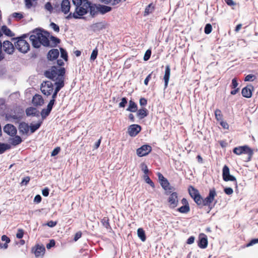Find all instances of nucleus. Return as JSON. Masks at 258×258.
<instances>
[{
	"label": "nucleus",
	"instance_id": "nucleus-41",
	"mask_svg": "<svg viewBox=\"0 0 258 258\" xmlns=\"http://www.w3.org/2000/svg\"><path fill=\"white\" fill-rule=\"evenodd\" d=\"M51 111V110L49 109L48 110L47 108L46 109H43L40 112L42 120L44 119L47 116H48L50 113Z\"/></svg>",
	"mask_w": 258,
	"mask_h": 258
},
{
	"label": "nucleus",
	"instance_id": "nucleus-27",
	"mask_svg": "<svg viewBox=\"0 0 258 258\" xmlns=\"http://www.w3.org/2000/svg\"><path fill=\"white\" fill-rule=\"evenodd\" d=\"M126 110L131 112H135L138 110V106L137 104L131 100L129 101V105L126 109Z\"/></svg>",
	"mask_w": 258,
	"mask_h": 258
},
{
	"label": "nucleus",
	"instance_id": "nucleus-36",
	"mask_svg": "<svg viewBox=\"0 0 258 258\" xmlns=\"http://www.w3.org/2000/svg\"><path fill=\"white\" fill-rule=\"evenodd\" d=\"M177 211L180 213L187 214L190 211L189 206H182L177 209Z\"/></svg>",
	"mask_w": 258,
	"mask_h": 258
},
{
	"label": "nucleus",
	"instance_id": "nucleus-20",
	"mask_svg": "<svg viewBox=\"0 0 258 258\" xmlns=\"http://www.w3.org/2000/svg\"><path fill=\"white\" fill-rule=\"evenodd\" d=\"M26 114L27 116H32L37 117H39V111L36 108L33 107H30L26 109Z\"/></svg>",
	"mask_w": 258,
	"mask_h": 258
},
{
	"label": "nucleus",
	"instance_id": "nucleus-1",
	"mask_svg": "<svg viewBox=\"0 0 258 258\" xmlns=\"http://www.w3.org/2000/svg\"><path fill=\"white\" fill-rule=\"evenodd\" d=\"M50 33L41 28H36L32 31V34L30 36V40L32 46L36 48H39L41 45L45 47H55L60 42V40L51 35Z\"/></svg>",
	"mask_w": 258,
	"mask_h": 258
},
{
	"label": "nucleus",
	"instance_id": "nucleus-57",
	"mask_svg": "<svg viewBox=\"0 0 258 258\" xmlns=\"http://www.w3.org/2000/svg\"><path fill=\"white\" fill-rule=\"evenodd\" d=\"M151 55V50L150 49H148L146 52H145V54L144 56V60L145 61L148 60Z\"/></svg>",
	"mask_w": 258,
	"mask_h": 258
},
{
	"label": "nucleus",
	"instance_id": "nucleus-37",
	"mask_svg": "<svg viewBox=\"0 0 258 258\" xmlns=\"http://www.w3.org/2000/svg\"><path fill=\"white\" fill-rule=\"evenodd\" d=\"M25 7L26 9H30L32 7L35 8L37 5V2L33 3V0H24Z\"/></svg>",
	"mask_w": 258,
	"mask_h": 258
},
{
	"label": "nucleus",
	"instance_id": "nucleus-14",
	"mask_svg": "<svg viewBox=\"0 0 258 258\" xmlns=\"http://www.w3.org/2000/svg\"><path fill=\"white\" fill-rule=\"evenodd\" d=\"M57 74V67L55 66L52 67L50 70H47L44 72L45 76L53 81L55 80L54 78Z\"/></svg>",
	"mask_w": 258,
	"mask_h": 258
},
{
	"label": "nucleus",
	"instance_id": "nucleus-32",
	"mask_svg": "<svg viewBox=\"0 0 258 258\" xmlns=\"http://www.w3.org/2000/svg\"><path fill=\"white\" fill-rule=\"evenodd\" d=\"M2 31L6 35L8 36L12 37L15 35L11 30L6 25H4L2 27Z\"/></svg>",
	"mask_w": 258,
	"mask_h": 258
},
{
	"label": "nucleus",
	"instance_id": "nucleus-42",
	"mask_svg": "<svg viewBox=\"0 0 258 258\" xmlns=\"http://www.w3.org/2000/svg\"><path fill=\"white\" fill-rule=\"evenodd\" d=\"M101 223L104 227H105L107 229L110 228V226L109 224V220L108 217H104L102 220Z\"/></svg>",
	"mask_w": 258,
	"mask_h": 258
},
{
	"label": "nucleus",
	"instance_id": "nucleus-18",
	"mask_svg": "<svg viewBox=\"0 0 258 258\" xmlns=\"http://www.w3.org/2000/svg\"><path fill=\"white\" fill-rule=\"evenodd\" d=\"M61 12L67 14L70 10L71 4L69 0H62L61 4Z\"/></svg>",
	"mask_w": 258,
	"mask_h": 258
},
{
	"label": "nucleus",
	"instance_id": "nucleus-7",
	"mask_svg": "<svg viewBox=\"0 0 258 258\" xmlns=\"http://www.w3.org/2000/svg\"><path fill=\"white\" fill-rule=\"evenodd\" d=\"M40 89L44 95L48 96L52 93L53 85L50 81H44L41 83Z\"/></svg>",
	"mask_w": 258,
	"mask_h": 258
},
{
	"label": "nucleus",
	"instance_id": "nucleus-12",
	"mask_svg": "<svg viewBox=\"0 0 258 258\" xmlns=\"http://www.w3.org/2000/svg\"><path fill=\"white\" fill-rule=\"evenodd\" d=\"M4 132L11 137H14L17 134L16 127L12 124H7L3 128Z\"/></svg>",
	"mask_w": 258,
	"mask_h": 258
},
{
	"label": "nucleus",
	"instance_id": "nucleus-45",
	"mask_svg": "<svg viewBox=\"0 0 258 258\" xmlns=\"http://www.w3.org/2000/svg\"><path fill=\"white\" fill-rule=\"evenodd\" d=\"M144 179L145 182L149 184L152 188H155V184L148 175H144Z\"/></svg>",
	"mask_w": 258,
	"mask_h": 258
},
{
	"label": "nucleus",
	"instance_id": "nucleus-31",
	"mask_svg": "<svg viewBox=\"0 0 258 258\" xmlns=\"http://www.w3.org/2000/svg\"><path fill=\"white\" fill-rule=\"evenodd\" d=\"M13 138L11 139V144L13 146H16L20 144L22 142V138L20 136L16 135Z\"/></svg>",
	"mask_w": 258,
	"mask_h": 258
},
{
	"label": "nucleus",
	"instance_id": "nucleus-34",
	"mask_svg": "<svg viewBox=\"0 0 258 258\" xmlns=\"http://www.w3.org/2000/svg\"><path fill=\"white\" fill-rule=\"evenodd\" d=\"M138 237L142 241H145L146 239V236L144 230L142 228H139L137 230Z\"/></svg>",
	"mask_w": 258,
	"mask_h": 258
},
{
	"label": "nucleus",
	"instance_id": "nucleus-5",
	"mask_svg": "<svg viewBox=\"0 0 258 258\" xmlns=\"http://www.w3.org/2000/svg\"><path fill=\"white\" fill-rule=\"evenodd\" d=\"M87 14V11L83 8L81 6L76 7L75 12L74 13H70L67 17L66 19L70 20L72 18L76 19L82 18L85 14Z\"/></svg>",
	"mask_w": 258,
	"mask_h": 258
},
{
	"label": "nucleus",
	"instance_id": "nucleus-61",
	"mask_svg": "<svg viewBox=\"0 0 258 258\" xmlns=\"http://www.w3.org/2000/svg\"><path fill=\"white\" fill-rule=\"evenodd\" d=\"M24 235V231L23 229H19L18 230V232L16 234L17 238L19 239H21Z\"/></svg>",
	"mask_w": 258,
	"mask_h": 258
},
{
	"label": "nucleus",
	"instance_id": "nucleus-19",
	"mask_svg": "<svg viewBox=\"0 0 258 258\" xmlns=\"http://www.w3.org/2000/svg\"><path fill=\"white\" fill-rule=\"evenodd\" d=\"M170 76V67L169 65H166L165 66V74L163 77V80L164 81V89H166L168 86Z\"/></svg>",
	"mask_w": 258,
	"mask_h": 258
},
{
	"label": "nucleus",
	"instance_id": "nucleus-49",
	"mask_svg": "<svg viewBox=\"0 0 258 258\" xmlns=\"http://www.w3.org/2000/svg\"><path fill=\"white\" fill-rule=\"evenodd\" d=\"M212 26L210 24H207L204 28V32L206 34H209L212 32Z\"/></svg>",
	"mask_w": 258,
	"mask_h": 258
},
{
	"label": "nucleus",
	"instance_id": "nucleus-53",
	"mask_svg": "<svg viewBox=\"0 0 258 258\" xmlns=\"http://www.w3.org/2000/svg\"><path fill=\"white\" fill-rule=\"evenodd\" d=\"M162 187L164 189L166 190V187L169 185V182L168 180L166 178L164 180L161 181L159 182Z\"/></svg>",
	"mask_w": 258,
	"mask_h": 258
},
{
	"label": "nucleus",
	"instance_id": "nucleus-60",
	"mask_svg": "<svg viewBox=\"0 0 258 258\" xmlns=\"http://www.w3.org/2000/svg\"><path fill=\"white\" fill-rule=\"evenodd\" d=\"M60 151V148L59 147H56L53 149L51 153V156H55L57 155Z\"/></svg>",
	"mask_w": 258,
	"mask_h": 258
},
{
	"label": "nucleus",
	"instance_id": "nucleus-58",
	"mask_svg": "<svg viewBox=\"0 0 258 258\" xmlns=\"http://www.w3.org/2000/svg\"><path fill=\"white\" fill-rule=\"evenodd\" d=\"M55 244V241L54 239H51L49 241V242L46 244V248L47 249H50L51 248L54 247Z\"/></svg>",
	"mask_w": 258,
	"mask_h": 258
},
{
	"label": "nucleus",
	"instance_id": "nucleus-15",
	"mask_svg": "<svg viewBox=\"0 0 258 258\" xmlns=\"http://www.w3.org/2000/svg\"><path fill=\"white\" fill-rule=\"evenodd\" d=\"M253 90V86L252 85H248L242 89L241 94L243 97L249 98L252 96V92Z\"/></svg>",
	"mask_w": 258,
	"mask_h": 258
},
{
	"label": "nucleus",
	"instance_id": "nucleus-22",
	"mask_svg": "<svg viewBox=\"0 0 258 258\" xmlns=\"http://www.w3.org/2000/svg\"><path fill=\"white\" fill-rule=\"evenodd\" d=\"M32 103L35 106H41L44 103V100L40 95H35L32 100Z\"/></svg>",
	"mask_w": 258,
	"mask_h": 258
},
{
	"label": "nucleus",
	"instance_id": "nucleus-59",
	"mask_svg": "<svg viewBox=\"0 0 258 258\" xmlns=\"http://www.w3.org/2000/svg\"><path fill=\"white\" fill-rule=\"evenodd\" d=\"M224 191L227 195H231L233 192V189L229 187L224 188Z\"/></svg>",
	"mask_w": 258,
	"mask_h": 258
},
{
	"label": "nucleus",
	"instance_id": "nucleus-13",
	"mask_svg": "<svg viewBox=\"0 0 258 258\" xmlns=\"http://www.w3.org/2000/svg\"><path fill=\"white\" fill-rule=\"evenodd\" d=\"M18 130L21 135H29V125L28 123L24 121L21 122L18 126Z\"/></svg>",
	"mask_w": 258,
	"mask_h": 258
},
{
	"label": "nucleus",
	"instance_id": "nucleus-26",
	"mask_svg": "<svg viewBox=\"0 0 258 258\" xmlns=\"http://www.w3.org/2000/svg\"><path fill=\"white\" fill-rule=\"evenodd\" d=\"M45 251V248L43 246L37 245L34 251L35 255L36 257L42 255Z\"/></svg>",
	"mask_w": 258,
	"mask_h": 258
},
{
	"label": "nucleus",
	"instance_id": "nucleus-30",
	"mask_svg": "<svg viewBox=\"0 0 258 258\" xmlns=\"http://www.w3.org/2000/svg\"><path fill=\"white\" fill-rule=\"evenodd\" d=\"M188 192L192 199L200 195L199 190L192 186H190L188 188Z\"/></svg>",
	"mask_w": 258,
	"mask_h": 258
},
{
	"label": "nucleus",
	"instance_id": "nucleus-25",
	"mask_svg": "<svg viewBox=\"0 0 258 258\" xmlns=\"http://www.w3.org/2000/svg\"><path fill=\"white\" fill-rule=\"evenodd\" d=\"M137 111V115L140 119L144 118L148 115V110L145 108H143Z\"/></svg>",
	"mask_w": 258,
	"mask_h": 258
},
{
	"label": "nucleus",
	"instance_id": "nucleus-33",
	"mask_svg": "<svg viewBox=\"0 0 258 258\" xmlns=\"http://www.w3.org/2000/svg\"><path fill=\"white\" fill-rule=\"evenodd\" d=\"M154 6L153 4H150L148 6L146 7L145 10L144 16H146L152 13L154 10Z\"/></svg>",
	"mask_w": 258,
	"mask_h": 258
},
{
	"label": "nucleus",
	"instance_id": "nucleus-50",
	"mask_svg": "<svg viewBox=\"0 0 258 258\" xmlns=\"http://www.w3.org/2000/svg\"><path fill=\"white\" fill-rule=\"evenodd\" d=\"M255 79H256V76L252 74H249L247 75L244 79V81L248 82V81H253Z\"/></svg>",
	"mask_w": 258,
	"mask_h": 258
},
{
	"label": "nucleus",
	"instance_id": "nucleus-51",
	"mask_svg": "<svg viewBox=\"0 0 258 258\" xmlns=\"http://www.w3.org/2000/svg\"><path fill=\"white\" fill-rule=\"evenodd\" d=\"M53 13L59 14L61 12V6L60 7L59 4H55L54 5L53 7Z\"/></svg>",
	"mask_w": 258,
	"mask_h": 258
},
{
	"label": "nucleus",
	"instance_id": "nucleus-56",
	"mask_svg": "<svg viewBox=\"0 0 258 258\" xmlns=\"http://www.w3.org/2000/svg\"><path fill=\"white\" fill-rule=\"evenodd\" d=\"M166 190H165V194L166 195H170L172 193V191L175 189L173 186H170V184L167 186V187L166 188Z\"/></svg>",
	"mask_w": 258,
	"mask_h": 258
},
{
	"label": "nucleus",
	"instance_id": "nucleus-44",
	"mask_svg": "<svg viewBox=\"0 0 258 258\" xmlns=\"http://www.w3.org/2000/svg\"><path fill=\"white\" fill-rule=\"evenodd\" d=\"M91 5V3L88 0H83L82 4L81 6L87 11V13L89 12V9Z\"/></svg>",
	"mask_w": 258,
	"mask_h": 258
},
{
	"label": "nucleus",
	"instance_id": "nucleus-52",
	"mask_svg": "<svg viewBox=\"0 0 258 258\" xmlns=\"http://www.w3.org/2000/svg\"><path fill=\"white\" fill-rule=\"evenodd\" d=\"M141 168L145 175H147L149 172L147 165L144 163L141 164Z\"/></svg>",
	"mask_w": 258,
	"mask_h": 258
},
{
	"label": "nucleus",
	"instance_id": "nucleus-3",
	"mask_svg": "<svg viewBox=\"0 0 258 258\" xmlns=\"http://www.w3.org/2000/svg\"><path fill=\"white\" fill-rule=\"evenodd\" d=\"M25 34L20 37H14L12 38V40L14 41L17 40L16 42H15V46L17 49L20 52L23 53H27L30 49L29 44L24 39V38L26 37Z\"/></svg>",
	"mask_w": 258,
	"mask_h": 258
},
{
	"label": "nucleus",
	"instance_id": "nucleus-63",
	"mask_svg": "<svg viewBox=\"0 0 258 258\" xmlns=\"http://www.w3.org/2000/svg\"><path fill=\"white\" fill-rule=\"evenodd\" d=\"M153 75V72H152L151 73H150V74H149L147 77L146 78V79H145L144 80V84L145 85H148V83H149V81L151 80V78H152V76Z\"/></svg>",
	"mask_w": 258,
	"mask_h": 258
},
{
	"label": "nucleus",
	"instance_id": "nucleus-64",
	"mask_svg": "<svg viewBox=\"0 0 258 258\" xmlns=\"http://www.w3.org/2000/svg\"><path fill=\"white\" fill-rule=\"evenodd\" d=\"M257 243H258V238L252 239V240H250V241L249 243L247 244L246 246L247 247L250 246Z\"/></svg>",
	"mask_w": 258,
	"mask_h": 258
},
{
	"label": "nucleus",
	"instance_id": "nucleus-16",
	"mask_svg": "<svg viewBox=\"0 0 258 258\" xmlns=\"http://www.w3.org/2000/svg\"><path fill=\"white\" fill-rule=\"evenodd\" d=\"M198 245L201 248H205L207 247L208 239L205 234L201 233L199 235Z\"/></svg>",
	"mask_w": 258,
	"mask_h": 258
},
{
	"label": "nucleus",
	"instance_id": "nucleus-23",
	"mask_svg": "<svg viewBox=\"0 0 258 258\" xmlns=\"http://www.w3.org/2000/svg\"><path fill=\"white\" fill-rule=\"evenodd\" d=\"M91 28L94 32H97L105 29V26L102 22H98L92 24Z\"/></svg>",
	"mask_w": 258,
	"mask_h": 258
},
{
	"label": "nucleus",
	"instance_id": "nucleus-48",
	"mask_svg": "<svg viewBox=\"0 0 258 258\" xmlns=\"http://www.w3.org/2000/svg\"><path fill=\"white\" fill-rule=\"evenodd\" d=\"M44 8L47 11H49L50 13H53V6L50 2H47L44 6Z\"/></svg>",
	"mask_w": 258,
	"mask_h": 258
},
{
	"label": "nucleus",
	"instance_id": "nucleus-47",
	"mask_svg": "<svg viewBox=\"0 0 258 258\" xmlns=\"http://www.w3.org/2000/svg\"><path fill=\"white\" fill-rule=\"evenodd\" d=\"M98 55V49L97 48H95L92 52L90 60L91 61H94L97 58Z\"/></svg>",
	"mask_w": 258,
	"mask_h": 258
},
{
	"label": "nucleus",
	"instance_id": "nucleus-35",
	"mask_svg": "<svg viewBox=\"0 0 258 258\" xmlns=\"http://www.w3.org/2000/svg\"><path fill=\"white\" fill-rule=\"evenodd\" d=\"M57 75H58V77L56 79V80H59V79H62L64 81V76L66 73V70L64 68H61L59 69H57Z\"/></svg>",
	"mask_w": 258,
	"mask_h": 258
},
{
	"label": "nucleus",
	"instance_id": "nucleus-28",
	"mask_svg": "<svg viewBox=\"0 0 258 258\" xmlns=\"http://www.w3.org/2000/svg\"><path fill=\"white\" fill-rule=\"evenodd\" d=\"M112 10V8L105 5H101L99 4V12L101 14H105L109 12Z\"/></svg>",
	"mask_w": 258,
	"mask_h": 258
},
{
	"label": "nucleus",
	"instance_id": "nucleus-62",
	"mask_svg": "<svg viewBox=\"0 0 258 258\" xmlns=\"http://www.w3.org/2000/svg\"><path fill=\"white\" fill-rule=\"evenodd\" d=\"M12 16L14 18H17L19 20H20L23 18V15L20 13H13Z\"/></svg>",
	"mask_w": 258,
	"mask_h": 258
},
{
	"label": "nucleus",
	"instance_id": "nucleus-2",
	"mask_svg": "<svg viewBox=\"0 0 258 258\" xmlns=\"http://www.w3.org/2000/svg\"><path fill=\"white\" fill-rule=\"evenodd\" d=\"M217 196L216 190L213 188L209 190L208 196L205 199H203L201 195L200 194L197 197L193 199L194 202L200 208L209 205L210 203H212L214 201L215 197Z\"/></svg>",
	"mask_w": 258,
	"mask_h": 258
},
{
	"label": "nucleus",
	"instance_id": "nucleus-21",
	"mask_svg": "<svg viewBox=\"0 0 258 258\" xmlns=\"http://www.w3.org/2000/svg\"><path fill=\"white\" fill-rule=\"evenodd\" d=\"M55 85L56 86L54 91L52 94L53 95V97H56L57 95L58 92L60 90V89L63 87L64 85V81L62 79H59V80L55 83Z\"/></svg>",
	"mask_w": 258,
	"mask_h": 258
},
{
	"label": "nucleus",
	"instance_id": "nucleus-24",
	"mask_svg": "<svg viewBox=\"0 0 258 258\" xmlns=\"http://www.w3.org/2000/svg\"><path fill=\"white\" fill-rule=\"evenodd\" d=\"M90 15L94 17L99 12V4L98 5L91 3L90 7L89 9Z\"/></svg>",
	"mask_w": 258,
	"mask_h": 258
},
{
	"label": "nucleus",
	"instance_id": "nucleus-4",
	"mask_svg": "<svg viewBox=\"0 0 258 258\" xmlns=\"http://www.w3.org/2000/svg\"><path fill=\"white\" fill-rule=\"evenodd\" d=\"M233 152L237 155H240L242 154H247L248 157L246 161H250L253 154V150L247 145L235 147L233 149Z\"/></svg>",
	"mask_w": 258,
	"mask_h": 258
},
{
	"label": "nucleus",
	"instance_id": "nucleus-6",
	"mask_svg": "<svg viewBox=\"0 0 258 258\" xmlns=\"http://www.w3.org/2000/svg\"><path fill=\"white\" fill-rule=\"evenodd\" d=\"M222 177L225 181H233L236 187H237V180L233 175L230 174L229 167L227 165H224L222 169Z\"/></svg>",
	"mask_w": 258,
	"mask_h": 258
},
{
	"label": "nucleus",
	"instance_id": "nucleus-10",
	"mask_svg": "<svg viewBox=\"0 0 258 258\" xmlns=\"http://www.w3.org/2000/svg\"><path fill=\"white\" fill-rule=\"evenodd\" d=\"M152 151V147L148 145H144L137 150V154L139 157L147 155Z\"/></svg>",
	"mask_w": 258,
	"mask_h": 258
},
{
	"label": "nucleus",
	"instance_id": "nucleus-43",
	"mask_svg": "<svg viewBox=\"0 0 258 258\" xmlns=\"http://www.w3.org/2000/svg\"><path fill=\"white\" fill-rule=\"evenodd\" d=\"M59 49L61 57H62L65 61H67L68 59V56L67 51L62 47H60Z\"/></svg>",
	"mask_w": 258,
	"mask_h": 258
},
{
	"label": "nucleus",
	"instance_id": "nucleus-39",
	"mask_svg": "<svg viewBox=\"0 0 258 258\" xmlns=\"http://www.w3.org/2000/svg\"><path fill=\"white\" fill-rule=\"evenodd\" d=\"M101 3L106 5H116L118 4L120 0H99Z\"/></svg>",
	"mask_w": 258,
	"mask_h": 258
},
{
	"label": "nucleus",
	"instance_id": "nucleus-40",
	"mask_svg": "<svg viewBox=\"0 0 258 258\" xmlns=\"http://www.w3.org/2000/svg\"><path fill=\"white\" fill-rule=\"evenodd\" d=\"M214 113L217 120L221 121L223 120V114L220 109H216L215 110Z\"/></svg>",
	"mask_w": 258,
	"mask_h": 258
},
{
	"label": "nucleus",
	"instance_id": "nucleus-11",
	"mask_svg": "<svg viewBox=\"0 0 258 258\" xmlns=\"http://www.w3.org/2000/svg\"><path fill=\"white\" fill-rule=\"evenodd\" d=\"M141 130L142 127L140 125L133 124L128 127L127 133L131 137H135L141 132Z\"/></svg>",
	"mask_w": 258,
	"mask_h": 258
},
{
	"label": "nucleus",
	"instance_id": "nucleus-9",
	"mask_svg": "<svg viewBox=\"0 0 258 258\" xmlns=\"http://www.w3.org/2000/svg\"><path fill=\"white\" fill-rule=\"evenodd\" d=\"M167 201L169 203V207L171 209H174L178 206V194L176 192H173L168 198Z\"/></svg>",
	"mask_w": 258,
	"mask_h": 258
},
{
	"label": "nucleus",
	"instance_id": "nucleus-8",
	"mask_svg": "<svg viewBox=\"0 0 258 258\" xmlns=\"http://www.w3.org/2000/svg\"><path fill=\"white\" fill-rule=\"evenodd\" d=\"M3 48L6 53L11 55L14 53L16 48L12 42L9 40H6L3 43Z\"/></svg>",
	"mask_w": 258,
	"mask_h": 258
},
{
	"label": "nucleus",
	"instance_id": "nucleus-29",
	"mask_svg": "<svg viewBox=\"0 0 258 258\" xmlns=\"http://www.w3.org/2000/svg\"><path fill=\"white\" fill-rule=\"evenodd\" d=\"M42 123V121H38L36 124H33L31 123L29 125V130L31 134H33L39 128L41 124Z\"/></svg>",
	"mask_w": 258,
	"mask_h": 258
},
{
	"label": "nucleus",
	"instance_id": "nucleus-38",
	"mask_svg": "<svg viewBox=\"0 0 258 258\" xmlns=\"http://www.w3.org/2000/svg\"><path fill=\"white\" fill-rule=\"evenodd\" d=\"M11 148V146L8 144L0 143V154L4 153L6 151Z\"/></svg>",
	"mask_w": 258,
	"mask_h": 258
},
{
	"label": "nucleus",
	"instance_id": "nucleus-55",
	"mask_svg": "<svg viewBox=\"0 0 258 258\" xmlns=\"http://www.w3.org/2000/svg\"><path fill=\"white\" fill-rule=\"evenodd\" d=\"M50 26L51 27V28L52 29H53V30L55 31V32H59V26L56 25L55 23H53V22H51L50 23Z\"/></svg>",
	"mask_w": 258,
	"mask_h": 258
},
{
	"label": "nucleus",
	"instance_id": "nucleus-46",
	"mask_svg": "<svg viewBox=\"0 0 258 258\" xmlns=\"http://www.w3.org/2000/svg\"><path fill=\"white\" fill-rule=\"evenodd\" d=\"M10 118H12L14 120H15L16 121H15V122L16 123H18L20 120H21L23 119V115H10Z\"/></svg>",
	"mask_w": 258,
	"mask_h": 258
},
{
	"label": "nucleus",
	"instance_id": "nucleus-54",
	"mask_svg": "<svg viewBox=\"0 0 258 258\" xmlns=\"http://www.w3.org/2000/svg\"><path fill=\"white\" fill-rule=\"evenodd\" d=\"M127 103V98L126 97H123L121 99V101L119 104V107L124 108L126 104Z\"/></svg>",
	"mask_w": 258,
	"mask_h": 258
},
{
	"label": "nucleus",
	"instance_id": "nucleus-17",
	"mask_svg": "<svg viewBox=\"0 0 258 258\" xmlns=\"http://www.w3.org/2000/svg\"><path fill=\"white\" fill-rule=\"evenodd\" d=\"M59 54V51L57 49H52L50 50L47 54V58L48 60L52 61L56 59Z\"/></svg>",
	"mask_w": 258,
	"mask_h": 258
}]
</instances>
